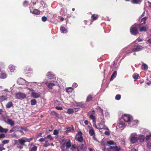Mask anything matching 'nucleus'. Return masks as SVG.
Returning <instances> with one entry per match:
<instances>
[{
	"label": "nucleus",
	"mask_w": 151,
	"mask_h": 151,
	"mask_svg": "<svg viewBox=\"0 0 151 151\" xmlns=\"http://www.w3.org/2000/svg\"><path fill=\"white\" fill-rule=\"evenodd\" d=\"M139 75L138 74L137 75H135V74H133V77L134 79H137L138 78V77L139 76Z\"/></svg>",
	"instance_id": "51"
},
{
	"label": "nucleus",
	"mask_w": 151,
	"mask_h": 151,
	"mask_svg": "<svg viewBox=\"0 0 151 151\" xmlns=\"http://www.w3.org/2000/svg\"><path fill=\"white\" fill-rule=\"evenodd\" d=\"M31 96L34 98H37L40 97V95L38 93L33 91L31 93Z\"/></svg>",
	"instance_id": "13"
},
{
	"label": "nucleus",
	"mask_w": 151,
	"mask_h": 151,
	"mask_svg": "<svg viewBox=\"0 0 151 151\" xmlns=\"http://www.w3.org/2000/svg\"><path fill=\"white\" fill-rule=\"evenodd\" d=\"M46 76L50 80V81H54L56 80L55 76L52 74V72L50 71L48 72L46 74Z\"/></svg>",
	"instance_id": "6"
},
{
	"label": "nucleus",
	"mask_w": 151,
	"mask_h": 151,
	"mask_svg": "<svg viewBox=\"0 0 151 151\" xmlns=\"http://www.w3.org/2000/svg\"><path fill=\"white\" fill-rule=\"evenodd\" d=\"M82 133L81 131H80L76 134L75 137L76 140L78 142L82 144L86 143L85 141L82 136Z\"/></svg>",
	"instance_id": "4"
},
{
	"label": "nucleus",
	"mask_w": 151,
	"mask_h": 151,
	"mask_svg": "<svg viewBox=\"0 0 151 151\" xmlns=\"http://www.w3.org/2000/svg\"><path fill=\"white\" fill-rule=\"evenodd\" d=\"M45 139H47L49 141L53 140L54 139L52 137L50 134L47 135L45 137Z\"/></svg>",
	"instance_id": "24"
},
{
	"label": "nucleus",
	"mask_w": 151,
	"mask_h": 151,
	"mask_svg": "<svg viewBox=\"0 0 151 151\" xmlns=\"http://www.w3.org/2000/svg\"><path fill=\"white\" fill-rule=\"evenodd\" d=\"M60 29L63 33L66 34L68 32V31L67 29L63 26L60 27Z\"/></svg>",
	"instance_id": "22"
},
{
	"label": "nucleus",
	"mask_w": 151,
	"mask_h": 151,
	"mask_svg": "<svg viewBox=\"0 0 151 151\" xmlns=\"http://www.w3.org/2000/svg\"><path fill=\"white\" fill-rule=\"evenodd\" d=\"M74 112L73 109H68L67 111V113L68 114H73Z\"/></svg>",
	"instance_id": "32"
},
{
	"label": "nucleus",
	"mask_w": 151,
	"mask_h": 151,
	"mask_svg": "<svg viewBox=\"0 0 151 151\" xmlns=\"http://www.w3.org/2000/svg\"><path fill=\"white\" fill-rule=\"evenodd\" d=\"M30 9V11L31 13H32L33 14H40V12L39 10H38L37 9H34L33 11H32L31 10V8H29Z\"/></svg>",
	"instance_id": "14"
},
{
	"label": "nucleus",
	"mask_w": 151,
	"mask_h": 151,
	"mask_svg": "<svg viewBox=\"0 0 151 151\" xmlns=\"http://www.w3.org/2000/svg\"><path fill=\"white\" fill-rule=\"evenodd\" d=\"M74 131V129L73 126H71V127H68L66 128V132H73Z\"/></svg>",
	"instance_id": "18"
},
{
	"label": "nucleus",
	"mask_w": 151,
	"mask_h": 151,
	"mask_svg": "<svg viewBox=\"0 0 151 151\" xmlns=\"http://www.w3.org/2000/svg\"><path fill=\"white\" fill-rule=\"evenodd\" d=\"M5 137L4 134H0V138H3Z\"/></svg>",
	"instance_id": "61"
},
{
	"label": "nucleus",
	"mask_w": 151,
	"mask_h": 151,
	"mask_svg": "<svg viewBox=\"0 0 151 151\" xmlns=\"http://www.w3.org/2000/svg\"><path fill=\"white\" fill-rule=\"evenodd\" d=\"M7 99V97L6 96H0V99L1 100L3 101L4 100H6Z\"/></svg>",
	"instance_id": "41"
},
{
	"label": "nucleus",
	"mask_w": 151,
	"mask_h": 151,
	"mask_svg": "<svg viewBox=\"0 0 151 151\" xmlns=\"http://www.w3.org/2000/svg\"><path fill=\"white\" fill-rule=\"evenodd\" d=\"M73 90V89L72 87H69L66 88V91L68 93H69L71 92Z\"/></svg>",
	"instance_id": "37"
},
{
	"label": "nucleus",
	"mask_w": 151,
	"mask_h": 151,
	"mask_svg": "<svg viewBox=\"0 0 151 151\" xmlns=\"http://www.w3.org/2000/svg\"><path fill=\"white\" fill-rule=\"evenodd\" d=\"M141 2V0H132V3L134 4H139Z\"/></svg>",
	"instance_id": "36"
},
{
	"label": "nucleus",
	"mask_w": 151,
	"mask_h": 151,
	"mask_svg": "<svg viewBox=\"0 0 151 151\" xmlns=\"http://www.w3.org/2000/svg\"><path fill=\"white\" fill-rule=\"evenodd\" d=\"M147 42L148 43L151 45V38H150L147 40Z\"/></svg>",
	"instance_id": "64"
},
{
	"label": "nucleus",
	"mask_w": 151,
	"mask_h": 151,
	"mask_svg": "<svg viewBox=\"0 0 151 151\" xmlns=\"http://www.w3.org/2000/svg\"><path fill=\"white\" fill-rule=\"evenodd\" d=\"M28 4V2L27 1L25 0L24 1L23 4V6L24 7L27 6Z\"/></svg>",
	"instance_id": "43"
},
{
	"label": "nucleus",
	"mask_w": 151,
	"mask_h": 151,
	"mask_svg": "<svg viewBox=\"0 0 151 151\" xmlns=\"http://www.w3.org/2000/svg\"><path fill=\"white\" fill-rule=\"evenodd\" d=\"M55 85V84L54 83H48L47 86L50 89H52V86Z\"/></svg>",
	"instance_id": "25"
},
{
	"label": "nucleus",
	"mask_w": 151,
	"mask_h": 151,
	"mask_svg": "<svg viewBox=\"0 0 151 151\" xmlns=\"http://www.w3.org/2000/svg\"><path fill=\"white\" fill-rule=\"evenodd\" d=\"M58 134V131L56 129H55L54 131L53 134L55 135H57Z\"/></svg>",
	"instance_id": "52"
},
{
	"label": "nucleus",
	"mask_w": 151,
	"mask_h": 151,
	"mask_svg": "<svg viewBox=\"0 0 151 151\" xmlns=\"http://www.w3.org/2000/svg\"><path fill=\"white\" fill-rule=\"evenodd\" d=\"M30 102L32 106L35 105L37 103L35 99H32L31 100Z\"/></svg>",
	"instance_id": "34"
},
{
	"label": "nucleus",
	"mask_w": 151,
	"mask_h": 151,
	"mask_svg": "<svg viewBox=\"0 0 151 151\" xmlns=\"http://www.w3.org/2000/svg\"><path fill=\"white\" fill-rule=\"evenodd\" d=\"M73 87L75 88L77 87L78 86V84L76 83H74L73 84Z\"/></svg>",
	"instance_id": "58"
},
{
	"label": "nucleus",
	"mask_w": 151,
	"mask_h": 151,
	"mask_svg": "<svg viewBox=\"0 0 151 151\" xmlns=\"http://www.w3.org/2000/svg\"><path fill=\"white\" fill-rule=\"evenodd\" d=\"M66 146V144H65V143H63L61 146V148H65V146Z\"/></svg>",
	"instance_id": "63"
},
{
	"label": "nucleus",
	"mask_w": 151,
	"mask_h": 151,
	"mask_svg": "<svg viewBox=\"0 0 151 151\" xmlns=\"http://www.w3.org/2000/svg\"><path fill=\"white\" fill-rule=\"evenodd\" d=\"M55 109L58 110H61L63 109V108L61 106H57L55 107Z\"/></svg>",
	"instance_id": "53"
},
{
	"label": "nucleus",
	"mask_w": 151,
	"mask_h": 151,
	"mask_svg": "<svg viewBox=\"0 0 151 151\" xmlns=\"http://www.w3.org/2000/svg\"><path fill=\"white\" fill-rule=\"evenodd\" d=\"M145 14V12H144L141 15V16L139 17V20H140L141 18L144 17V15Z\"/></svg>",
	"instance_id": "57"
},
{
	"label": "nucleus",
	"mask_w": 151,
	"mask_h": 151,
	"mask_svg": "<svg viewBox=\"0 0 151 151\" xmlns=\"http://www.w3.org/2000/svg\"><path fill=\"white\" fill-rule=\"evenodd\" d=\"M117 75V72L116 71H115L114 72L112 75L111 76V77L110 79V81H112L114 79L116 76Z\"/></svg>",
	"instance_id": "21"
},
{
	"label": "nucleus",
	"mask_w": 151,
	"mask_h": 151,
	"mask_svg": "<svg viewBox=\"0 0 151 151\" xmlns=\"http://www.w3.org/2000/svg\"><path fill=\"white\" fill-rule=\"evenodd\" d=\"M24 139H25V142H29L31 140H32L33 139L32 137L30 138H27L25 137H24Z\"/></svg>",
	"instance_id": "45"
},
{
	"label": "nucleus",
	"mask_w": 151,
	"mask_h": 151,
	"mask_svg": "<svg viewBox=\"0 0 151 151\" xmlns=\"http://www.w3.org/2000/svg\"><path fill=\"white\" fill-rule=\"evenodd\" d=\"M76 104L77 107L81 108H85L86 106L85 104L81 102H76Z\"/></svg>",
	"instance_id": "15"
},
{
	"label": "nucleus",
	"mask_w": 151,
	"mask_h": 151,
	"mask_svg": "<svg viewBox=\"0 0 151 151\" xmlns=\"http://www.w3.org/2000/svg\"><path fill=\"white\" fill-rule=\"evenodd\" d=\"M138 140H139L140 142H143L145 139V137L144 135L139 134L138 137Z\"/></svg>",
	"instance_id": "17"
},
{
	"label": "nucleus",
	"mask_w": 151,
	"mask_h": 151,
	"mask_svg": "<svg viewBox=\"0 0 151 151\" xmlns=\"http://www.w3.org/2000/svg\"><path fill=\"white\" fill-rule=\"evenodd\" d=\"M122 117L125 122L129 123L131 120L132 116L129 115L125 114Z\"/></svg>",
	"instance_id": "8"
},
{
	"label": "nucleus",
	"mask_w": 151,
	"mask_h": 151,
	"mask_svg": "<svg viewBox=\"0 0 151 151\" xmlns=\"http://www.w3.org/2000/svg\"><path fill=\"white\" fill-rule=\"evenodd\" d=\"M87 147L86 143H82L81 145L78 146V151H86Z\"/></svg>",
	"instance_id": "7"
},
{
	"label": "nucleus",
	"mask_w": 151,
	"mask_h": 151,
	"mask_svg": "<svg viewBox=\"0 0 151 151\" xmlns=\"http://www.w3.org/2000/svg\"><path fill=\"white\" fill-rule=\"evenodd\" d=\"M8 129H7L3 128L2 132H3L6 133L8 132Z\"/></svg>",
	"instance_id": "54"
},
{
	"label": "nucleus",
	"mask_w": 151,
	"mask_h": 151,
	"mask_svg": "<svg viewBox=\"0 0 151 151\" xmlns=\"http://www.w3.org/2000/svg\"><path fill=\"white\" fill-rule=\"evenodd\" d=\"M141 67L142 69L145 70H146L148 68L147 65L146 64L144 63L142 64Z\"/></svg>",
	"instance_id": "23"
},
{
	"label": "nucleus",
	"mask_w": 151,
	"mask_h": 151,
	"mask_svg": "<svg viewBox=\"0 0 151 151\" xmlns=\"http://www.w3.org/2000/svg\"><path fill=\"white\" fill-rule=\"evenodd\" d=\"M72 147L74 149H77V150L78 149V146H77L75 145H72Z\"/></svg>",
	"instance_id": "56"
},
{
	"label": "nucleus",
	"mask_w": 151,
	"mask_h": 151,
	"mask_svg": "<svg viewBox=\"0 0 151 151\" xmlns=\"http://www.w3.org/2000/svg\"><path fill=\"white\" fill-rule=\"evenodd\" d=\"M144 47L142 46L139 45H135L133 47L132 50H129L125 52V55L123 56L122 59H123L125 56L129 55V54L133 52H137L141 51L143 50Z\"/></svg>",
	"instance_id": "1"
},
{
	"label": "nucleus",
	"mask_w": 151,
	"mask_h": 151,
	"mask_svg": "<svg viewBox=\"0 0 151 151\" xmlns=\"http://www.w3.org/2000/svg\"><path fill=\"white\" fill-rule=\"evenodd\" d=\"M147 17H146L141 18L139 21H140L141 24H140L139 26L140 27L141 24H145L146 23V21L147 20Z\"/></svg>",
	"instance_id": "16"
},
{
	"label": "nucleus",
	"mask_w": 151,
	"mask_h": 151,
	"mask_svg": "<svg viewBox=\"0 0 151 151\" xmlns=\"http://www.w3.org/2000/svg\"><path fill=\"white\" fill-rule=\"evenodd\" d=\"M65 144L67 149L70 148L71 146V144L70 140L66 142Z\"/></svg>",
	"instance_id": "35"
},
{
	"label": "nucleus",
	"mask_w": 151,
	"mask_h": 151,
	"mask_svg": "<svg viewBox=\"0 0 151 151\" xmlns=\"http://www.w3.org/2000/svg\"><path fill=\"white\" fill-rule=\"evenodd\" d=\"M97 109L98 110H99V115H100L102 116L103 117L104 116V113H103V110L100 107L98 106L97 108Z\"/></svg>",
	"instance_id": "19"
},
{
	"label": "nucleus",
	"mask_w": 151,
	"mask_h": 151,
	"mask_svg": "<svg viewBox=\"0 0 151 151\" xmlns=\"http://www.w3.org/2000/svg\"><path fill=\"white\" fill-rule=\"evenodd\" d=\"M97 129H104L105 130H109V129L107 127H106L104 124L101 123H99L97 125Z\"/></svg>",
	"instance_id": "11"
},
{
	"label": "nucleus",
	"mask_w": 151,
	"mask_h": 151,
	"mask_svg": "<svg viewBox=\"0 0 151 151\" xmlns=\"http://www.w3.org/2000/svg\"><path fill=\"white\" fill-rule=\"evenodd\" d=\"M138 122V121L137 120L133 121L131 120L129 122V124L130 127H135L137 125Z\"/></svg>",
	"instance_id": "12"
},
{
	"label": "nucleus",
	"mask_w": 151,
	"mask_h": 151,
	"mask_svg": "<svg viewBox=\"0 0 151 151\" xmlns=\"http://www.w3.org/2000/svg\"><path fill=\"white\" fill-rule=\"evenodd\" d=\"M13 106V103L11 101L9 102L6 105V108H9Z\"/></svg>",
	"instance_id": "31"
},
{
	"label": "nucleus",
	"mask_w": 151,
	"mask_h": 151,
	"mask_svg": "<svg viewBox=\"0 0 151 151\" xmlns=\"http://www.w3.org/2000/svg\"><path fill=\"white\" fill-rule=\"evenodd\" d=\"M147 30L146 27L145 26H142L140 27L139 30L140 32L146 31Z\"/></svg>",
	"instance_id": "33"
},
{
	"label": "nucleus",
	"mask_w": 151,
	"mask_h": 151,
	"mask_svg": "<svg viewBox=\"0 0 151 151\" xmlns=\"http://www.w3.org/2000/svg\"><path fill=\"white\" fill-rule=\"evenodd\" d=\"M20 129L22 130H24L25 132L27 131V129H25L23 127H21Z\"/></svg>",
	"instance_id": "59"
},
{
	"label": "nucleus",
	"mask_w": 151,
	"mask_h": 151,
	"mask_svg": "<svg viewBox=\"0 0 151 151\" xmlns=\"http://www.w3.org/2000/svg\"><path fill=\"white\" fill-rule=\"evenodd\" d=\"M93 99L92 96L91 94H89L87 98L86 101L89 102L91 101Z\"/></svg>",
	"instance_id": "29"
},
{
	"label": "nucleus",
	"mask_w": 151,
	"mask_h": 151,
	"mask_svg": "<svg viewBox=\"0 0 151 151\" xmlns=\"http://www.w3.org/2000/svg\"><path fill=\"white\" fill-rule=\"evenodd\" d=\"M121 98V95L119 94H117L116 96L115 99L116 100H119Z\"/></svg>",
	"instance_id": "46"
},
{
	"label": "nucleus",
	"mask_w": 151,
	"mask_h": 151,
	"mask_svg": "<svg viewBox=\"0 0 151 151\" xmlns=\"http://www.w3.org/2000/svg\"><path fill=\"white\" fill-rule=\"evenodd\" d=\"M14 129L15 130V131H18V130L20 129L21 127L18 126H16L13 127Z\"/></svg>",
	"instance_id": "42"
},
{
	"label": "nucleus",
	"mask_w": 151,
	"mask_h": 151,
	"mask_svg": "<svg viewBox=\"0 0 151 151\" xmlns=\"http://www.w3.org/2000/svg\"><path fill=\"white\" fill-rule=\"evenodd\" d=\"M45 138H40L39 141L40 142H42L44 141L45 140Z\"/></svg>",
	"instance_id": "62"
},
{
	"label": "nucleus",
	"mask_w": 151,
	"mask_h": 151,
	"mask_svg": "<svg viewBox=\"0 0 151 151\" xmlns=\"http://www.w3.org/2000/svg\"><path fill=\"white\" fill-rule=\"evenodd\" d=\"M107 149L108 151H120L121 148L117 146H111L110 147L107 148Z\"/></svg>",
	"instance_id": "10"
},
{
	"label": "nucleus",
	"mask_w": 151,
	"mask_h": 151,
	"mask_svg": "<svg viewBox=\"0 0 151 151\" xmlns=\"http://www.w3.org/2000/svg\"><path fill=\"white\" fill-rule=\"evenodd\" d=\"M107 143L109 145H116V143L114 142L112 140L108 141Z\"/></svg>",
	"instance_id": "39"
},
{
	"label": "nucleus",
	"mask_w": 151,
	"mask_h": 151,
	"mask_svg": "<svg viewBox=\"0 0 151 151\" xmlns=\"http://www.w3.org/2000/svg\"><path fill=\"white\" fill-rule=\"evenodd\" d=\"M124 125V123L123 122L120 121L119 124V127H122Z\"/></svg>",
	"instance_id": "44"
},
{
	"label": "nucleus",
	"mask_w": 151,
	"mask_h": 151,
	"mask_svg": "<svg viewBox=\"0 0 151 151\" xmlns=\"http://www.w3.org/2000/svg\"><path fill=\"white\" fill-rule=\"evenodd\" d=\"M91 18L93 20H96L98 18V17L97 16H95L94 14H93L91 16Z\"/></svg>",
	"instance_id": "50"
},
{
	"label": "nucleus",
	"mask_w": 151,
	"mask_h": 151,
	"mask_svg": "<svg viewBox=\"0 0 151 151\" xmlns=\"http://www.w3.org/2000/svg\"><path fill=\"white\" fill-rule=\"evenodd\" d=\"M105 134L108 136L109 135H110V132L108 131H106L104 133Z\"/></svg>",
	"instance_id": "60"
},
{
	"label": "nucleus",
	"mask_w": 151,
	"mask_h": 151,
	"mask_svg": "<svg viewBox=\"0 0 151 151\" xmlns=\"http://www.w3.org/2000/svg\"><path fill=\"white\" fill-rule=\"evenodd\" d=\"M18 141L19 143L22 145H24V143L25 142L24 137L22 138L18 139Z\"/></svg>",
	"instance_id": "20"
},
{
	"label": "nucleus",
	"mask_w": 151,
	"mask_h": 151,
	"mask_svg": "<svg viewBox=\"0 0 151 151\" xmlns=\"http://www.w3.org/2000/svg\"><path fill=\"white\" fill-rule=\"evenodd\" d=\"M147 148L149 150H151V140H150L146 145Z\"/></svg>",
	"instance_id": "30"
},
{
	"label": "nucleus",
	"mask_w": 151,
	"mask_h": 151,
	"mask_svg": "<svg viewBox=\"0 0 151 151\" xmlns=\"http://www.w3.org/2000/svg\"><path fill=\"white\" fill-rule=\"evenodd\" d=\"M136 24H135L132 25L130 28V32L132 35H136L138 33Z\"/></svg>",
	"instance_id": "5"
},
{
	"label": "nucleus",
	"mask_w": 151,
	"mask_h": 151,
	"mask_svg": "<svg viewBox=\"0 0 151 151\" xmlns=\"http://www.w3.org/2000/svg\"><path fill=\"white\" fill-rule=\"evenodd\" d=\"M150 137H151V133H150L149 134L146 136V140L148 141Z\"/></svg>",
	"instance_id": "48"
},
{
	"label": "nucleus",
	"mask_w": 151,
	"mask_h": 151,
	"mask_svg": "<svg viewBox=\"0 0 151 151\" xmlns=\"http://www.w3.org/2000/svg\"><path fill=\"white\" fill-rule=\"evenodd\" d=\"M89 133L91 136H93L95 134V132L94 129L91 128L89 129Z\"/></svg>",
	"instance_id": "28"
},
{
	"label": "nucleus",
	"mask_w": 151,
	"mask_h": 151,
	"mask_svg": "<svg viewBox=\"0 0 151 151\" xmlns=\"http://www.w3.org/2000/svg\"><path fill=\"white\" fill-rule=\"evenodd\" d=\"M16 97L17 99H22L26 98V95L25 93L19 92L16 94Z\"/></svg>",
	"instance_id": "9"
},
{
	"label": "nucleus",
	"mask_w": 151,
	"mask_h": 151,
	"mask_svg": "<svg viewBox=\"0 0 151 151\" xmlns=\"http://www.w3.org/2000/svg\"><path fill=\"white\" fill-rule=\"evenodd\" d=\"M17 83L19 85H26L27 86H28L29 84H31V86L33 87V85L35 84H37V83L36 82H28L22 78H20L17 81Z\"/></svg>",
	"instance_id": "2"
},
{
	"label": "nucleus",
	"mask_w": 151,
	"mask_h": 151,
	"mask_svg": "<svg viewBox=\"0 0 151 151\" xmlns=\"http://www.w3.org/2000/svg\"><path fill=\"white\" fill-rule=\"evenodd\" d=\"M8 124L11 125L12 126H13L14 125V121L11 119H7Z\"/></svg>",
	"instance_id": "27"
},
{
	"label": "nucleus",
	"mask_w": 151,
	"mask_h": 151,
	"mask_svg": "<svg viewBox=\"0 0 151 151\" xmlns=\"http://www.w3.org/2000/svg\"><path fill=\"white\" fill-rule=\"evenodd\" d=\"M138 135L136 132H133L131 134L129 139L132 144H133L138 142Z\"/></svg>",
	"instance_id": "3"
},
{
	"label": "nucleus",
	"mask_w": 151,
	"mask_h": 151,
	"mask_svg": "<svg viewBox=\"0 0 151 151\" xmlns=\"http://www.w3.org/2000/svg\"><path fill=\"white\" fill-rule=\"evenodd\" d=\"M143 132L144 133L147 134L149 132V131L148 129H143Z\"/></svg>",
	"instance_id": "55"
},
{
	"label": "nucleus",
	"mask_w": 151,
	"mask_h": 151,
	"mask_svg": "<svg viewBox=\"0 0 151 151\" xmlns=\"http://www.w3.org/2000/svg\"><path fill=\"white\" fill-rule=\"evenodd\" d=\"M89 118L92 119L93 122H94L95 121L96 118L95 116L93 115L92 114L90 115L89 116Z\"/></svg>",
	"instance_id": "40"
},
{
	"label": "nucleus",
	"mask_w": 151,
	"mask_h": 151,
	"mask_svg": "<svg viewBox=\"0 0 151 151\" xmlns=\"http://www.w3.org/2000/svg\"><path fill=\"white\" fill-rule=\"evenodd\" d=\"M41 19H42V22H46L47 20V18L46 17L44 16L42 17Z\"/></svg>",
	"instance_id": "49"
},
{
	"label": "nucleus",
	"mask_w": 151,
	"mask_h": 151,
	"mask_svg": "<svg viewBox=\"0 0 151 151\" xmlns=\"http://www.w3.org/2000/svg\"><path fill=\"white\" fill-rule=\"evenodd\" d=\"M37 147L34 146L33 147L30 149L29 151H37Z\"/></svg>",
	"instance_id": "38"
},
{
	"label": "nucleus",
	"mask_w": 151,
	"mask_h": 151,
	"mask_svg": "<svg viewBox=\"0 0 151 151\" xmlns=\"http://www.w3.org/2000/svg\"><path fill=\"white\" fill-rule=\"evenodd\" d=\"M9 68L11 72H14L15 70V66L12 65H9Z\"/></svg>",
	"instance_id": "26"
},
{
	"label": "nucleus",
	"mask_w": 151,
	"mask_h": 151,
	"mask_svg": "<svg viewBox=\"0 0 151 151\" xmlns=\"http://www.w3.org/2000/svg\"><path fill=\"white\" fill-rule=\"evenodd\" d=\"M9 142V140H4L2 141V143L3 144V145H5V144L8 143Z\"/></svg>",
	"instance_id": "47"
}]
</instances>
